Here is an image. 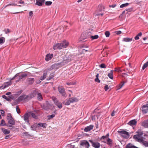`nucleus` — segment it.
Instances as JSON below:
<instances>
[{
  "label": "nucleus",
  "instance_id": "9",
  "mask_svg": "<svg viewBox=\"0 0 148 148\" xmlns=\"http://www.w3.org/2000/svg\"><path fill=\"white\" fill-rule=\"evenodd\" d=\"M89 142L91 143L92 145L95 148H99L100 147V144L98 142L93 141L92 140H89Z\"/></svg>",
  "mask_w": 148,
  "mask_h": 148
},
{
  "label": "nucleus",
  "instance_id": "2",
  "mask_svg": "<svg viewBox=\"0 0 148 148\" xmlns=\"http://www.w3.org/2000/svg\"><path fill=\"white\" fill-rule=\"evenodd\" d=\"M69 42L66 40H64L62 42L54 45L53 46L54 50L62 49L66 48L69 45Z\"/></svg>",
  "mask_w": 148,
  "mask_h": 148
},
{
  "label": "nucleus",
  "instance_id": "12",
  "mask_svg": "<svg viewBox=\"0 0 148 148\" xmlns=\"http://www.w3.org/2000/svg\"><path fill=\"white\" fill-rule=\"evenodd\" d=\"M30 116L29 114V112L25 114L22 117L23 119L25 122H29V118Z\"/></svg>",
  "mask_w": 148,
  "mask_h": 148
},
{
  "label": "nucleus",
  "instance_id": "59",
  "mask_svg": "<svg viewBox=\"0 0 148 148\" xmlns=\"http://www.w3.org/2000/svg\"><path fill=\"white\" fill-rule=\"evenodd\" d=\"M126 10L127 12H130L132 10V8H129Z\"/></svg>",
  "mask_w": 148,
  "mask_h": 148
},
{
  "label": "nucleus",
  "instance_id": "25",
  "mask_svg": "<svg viewBox=\"0 0 148 148\" xmlns=\"http://www.w3.org/2000/svg\"><path fill=\"white\" fill-rule=\"evenodd\" d=\"M70 101L71 103L77 102L78 101V99L76 97H72L69 98Z\"/></svg>",
  "mask_w": 148,
  "mask_h": 148
},
{
  "label": "nucleus",
  "instance_id": "62",
  "mask_svg": "<svg viewBox=\"0 0 148 148\" xmlns=\"http://www.w3.org/2000/svg\"><path fill=\"white\" fill-rule=\"evenodd\" d=\"M1 114H2V116H4V111L3 110H1Z\"/></svg>",
  "mask_w": 148,
  "mask_h": 148
},
{
  "label": "nucleus",
  "instance_id": "30",
  "mask_svg": "<svg viewBox=\"0 0 148 148\" xmlns=\"http://www.w3.org/2000/svg\"><path fill=\"white\" fill-rule=\"evenodd\" d=\"M47 75V72H46L44 73H43V74L42 76H41L40 77V79L41 80H43L44 79L46 78V77Z\"/></svg>",
  "mask_w": 148,
  "mask_h": 148
},
{
  "label": "nucleus",
  "instance_id": "54",
  "mask_svg": "<svg viewBox=\"0 0 148 148\" xmlns=\"http://www.w3.org/2000/svg\"><path fill=\"white\" fill-rule=\"evenodd\" d=\"M4 31L5 32V33L6 34H7L9 33L10 32V31L9 29H5L4 30Z\"/></svg>",
  "mask_w": 148,
  "mask_h": 148
},
{
  "label": "nucleus",
  "instance_id": "44",
  "mask_svg": "<svg viewBox=\"0 0 148 148\" xmlns=\"http://www.w3.org/2000/svg\"><path fill=\"white\" fill-rule=\"evenodd\" d=\"M114 71L115 72H118L119 73H121L122 72V70L120 69V68H115Z\"/></svg>",
  "mask_w": 148,
  "mask_h": 148
},
{
  "label": "nucleus",
  "instance_id": "3",
  "mask_svg": "<svg viewBox=\"0 0 148 148\" xmlns=\"http://www.w3.org/2000/svg\"><path fill=\"white\" fill-rule=\"evenodd\" d=\"M137 134L134 135L133 138L136 141L140 143H142L143 140L142 136L143 135V133L142 132L138 131H137Z\"/></svg>",
  "mask_w": 148,
  "mask_h": 148
},
{
  "label": "nucleus",
  "instance_id": "1",
  "mask_svg": "<svg viewBox=\"0 0 148 148\" xmlns=\"http://www.w3.org/2000/svg\"><path fill=\"white\" fill-rule=\"evenodd\" d=\"M71 61L70 59H65L64 58L62 62L55 63L51 66L48 69L50 71L52 70L53 69H57L63 66L65 64L70 62Z\"/></svg>",
  "mask_w": 148,
  "mask_h": 148
},
{
  "label": "nucleus",
  "instance_id": "50",
  "mask_svg": "<svg viewBox=\"0 0 148 148\" xmlns=\"http://www.w3.org/2000/svg\"><path fill=\"white\" fill-rule=\"evenodd\" d=\"M110 88V86H109L108 85H106L105 86L104 90L106 91H107Z\"/></svg>",
  "mask_w": 148,
  "mask_h": 148
},
{
  "label": "nucleus",
  "instance_id": "48",
  "mask_svg": "<svg viewBox=\"0 0 148 148\" xmlns=\"http://www.w3.org/2000/svg\"><path fill=\"white\" fill-rule=\"evenodd\" d=\"M6 125L5 121L3 120H2L1 123H0V125L4 126Z\"/></svg>",
  "mask_w": 148,
  "mask_h": 148
},
{
  "label": "nucleus",
  "instance_id": "61",
  "mask_svg": "<svg viewBox=\"0 0 148 148\" xmlns=\"http://www.w3.org/2000/svg\"><path fill=\"white\" fill-rule=\"evenodd\" d=\"M116 33L118 35V34H121V32L120 31H116Z\"/></svg>",
  "mask_w": 148,
  "mask_h": 148
},
{
  "label": "nucleus",
  "instance_id": "41",
  "mask_svg": "<svg viewBox=\"0 0 148 148\" xmlns=\"http://www.w3.org/2000/svg\"><path fill=\"white\" fill-rule=\"evenodd\" d=\"M5 41V38L2 37L0 38V44L4 43Z\"/></svg>",
  "mask_w": 148,
  "mask_h": 148
},
{
  "label": "nucleus",
  "instance_id": "34",
  "mask_svg": "<svg viewBox=\"0 0 148 148\" xmlns=\"http://www.w3.org/2000/svg\"><path fill=\"white\" fill-rule=\"evenodd\" d=\"M10 5H12V6L13 5V6H16L17 5L14 3H12V4H8V5H5V6H3V7L1 9H2V10H3L4 9V8H6L8 6H10Z\"/></svg>",
  "mask_w": 148,
  "mask_h": 148
},
{
  "label": "nucleus",
  "instance_id": "42",
  "mask_svg": "<svg viewBox=\"0 0 148 148\" xmlns=\"http://www.w3.org/2000/svg\"><path fill=\"white\" fill-rule=\"evenodd\" d=\"M53 77V74H51L49 77L47 78V80H49L51 79Z\"/></svg>",
  "mask_w": 148,
  "mask_h": 148
},
{
  "label": "nucleus",
  "instance_id": "22",
  "mask_svg": "<svg viewBox=\"0 0 148 148\" xmlns=\"http://www.w3.org/2000/svg\"><path fill=\"white\" fill-rule=\"evenodd\" d=\"M28 75V74L26 73H23L21 75L19 76L18 77L19 78V79L21 80L22 79L27 77Z\"/></svg>",
  "mask_w": 148,
  "mask_h": 148
},
{
  "label": "nucleus",
  "instance_id": "19",
  "mask_svg": "<svg viewBox=\"0 0 148 148\" xmlns=\"http://www.w3.org/2000/svg\"><path fill=\"white\" fill-rule=\"evenodd\" d=\"M38 127H39V126H38V124L37 123L34 124L31 127V128L32 130H36Z\"/></svg>",
  "mask_w": 148,
  "mask_h": 148
},
{
  "label": "nucleus",
  "instance_id": "14",
  "mask_svg": "<svg viewBox=\"0 0 148 148\" xmlns=\"http://www.w3.org/2000/svg\"><path fill=\"white\" fill-rule=\"evenodd\" d=\"M36 5L38 6H42L45 3V0H36Z\"/></svg>",
  "mask_w": 148,
  "mask_h": 148
},
{
  "label": "nucleus",
  "instance_id": "53",
  "mask_svg": "<svg viewBox=\"0 0 148 148\" xmlns=\"http://www.w3.org/2000/svg\"><path fill=\"white\" fill-rule=\"evenodd\" d=\"M16 109L17 113L19 114L20 113V109L18 108V106H16Z\"/></svg>",
  "mask_w": 148,
  "mask_h": 148
},
{
  "label": "nucleus",
  "instance_id": "52",
  "mask_svg": "<svg viewBox=\"0 0 148 148\" xmlns=\"http://www.w3.org/2000/svg\"><path fill=\"white\" fill-rule=\"evenodd\" d=\"M52 3V2L50 1H46L45 2V4L47 5H50Z\"/></svg>",
  "mask_w": 148,
  "mask_h": 148
},
{
  "label": "nucleus",
  "instance_id": "58",
  "mask_svg": "<svg viewBox=\"0 0 148 148\" xmlns=\"http://www.w3.org/2000/svg\"><path fill=\"white\" fill-rule=\"evenodd\" d=\"M95 81L97 82L100 83V80L98 78L96 77L95 79Z\"/></svg>",
  "mask_w": 148,
  "mask_h": 148
},
{
  "label": "nucleus",
  "instance_id": "33",
  "mask_svg": "<svg viewBox=\"0 0 148 148\" xmlns=\"http://www.w3.org/2000/svg\"><path fill=\"white\" fill-rule=\"evenodd\" d=\"M125 82H126L123 81L122 82H121V84H119L118 89H119L121 88L124 85V84Z\"/></svg>",
  "mask_w": 148,
  "mask_h": 148
},
{
  "label": "nucleus",
  "instance_id": "56",
  "mask_svg": "<svg viewBox=\"0 0 148 148\" xmlns=\"http://www.w3.org/2000/svg\"><path fill=\"white\" fill-rule=\"evenodd\" d=\"M116 113V111L114 110L111 114V115L112 116H115V113Z\"/></svg>",
  "mask_w": 148,
  "mask_h": 148
},
{
  "label": "nucleus",
  "instance_id": "46",
  "mask_svg": "<svg viewBox=\"0 0 148 148\" xmlns=\"http://www.w3.org/2000/svg\"><path fill=\"white\" fill-rule=\"evenodd\" d=\"M2 97L3 98L5 99L7 101H11L10 98H8L5 95H3Z\"/></svg>",
  "mask_w": 148,
  "mask_h": 148
},
{
  "label": "nucleus",
  "instance_id": "35",
  "mask_svg": "<svg viewBox=\"0 0 148 148\" xmlns=\"http://www.w3.org/2000/svg\"><path fill=\"white\" fill-rule=\"evenodd\" d=\"M29 114L30 115V116H32V117L33 118L36 119L37 118V116H36L34 113H33V112H29Z\"/></svg>",
  "mask_w": 148,
  "mask_h": 148
},
{
  "label": "nucleus",
  "instance_id": "18",
  "mask_svg": "<svg viewBox=\"0 0 148 148\" xmlns=\"http://www.w3.org/2000/svg\"><path fill=\"white\" fill-rule=\"evenodd\" d=\"M53 54H47L46 55L45 58V60L47 61H48L50 60L53 57Z\"/></svg>",
  "mask_w": 148,
  "mask_h": 148
},
{
  "label": "nucleus",
  "instance_id": "28",
  "mask_svg": "<svg viewBox=\"0 0 148 148\" xmlns=\"http://www.w3.org/2000/svg\"><path fill=\"white\" fill-rule=\"evenodd\" d=\"M38 126H39V127H42L44 128H45L46 127V126L47 125V124L46 123H38Z\"/></svg>",
  "mask_w": 148,
  "mask_h": 148
},
{
  "label": "nucleus",
  "instance_id": "57",
  "mask_svg": "<svg viewBox=\"0 0 148 148\" xmlns=\"http://www.w3.org/2000/svg\"><path fill=\"white\" fill-rule=\"evenodd\" d=\"M23 135H24L26 136H30V135L29 134V133L27 132H24L23 133Z\"/></svg>",
  "mask_w": 148,
  "mask_h": 148
},
{
  "label": "nucleus",
  "instance_id": "23",
  "mask_svg": "<svg viewBox=\"0 0 148 148\" xmlns=\"http://www.w3.org/2000/svg\"><path fill=\"white\" fill-rule=\"evenodd\" d=\"M1 130L5 134H8L10 132V131L9 130H8L5 128H2Z\"/></svg>",
  "mask_w": 148,
  "mask_h": 148
},
{
  "label": "nucleus",
  "instance_id": "10",
  "mask_svg": "<svg viewBox=\"0 0 148 148\" xmlns=\"http://www.w3.org/2000/svg\"><path fill=\"white\" fill-rule=\"evenodd\" d=\"M29 97V96L27 95H22L18 98L17 100L19 102L21 101L25 100L27 99Z\"/></svg>",
  "mask_w": 148,
  "mask_h": 148
},
{
  "label": "nucleus",
  "instance_id": "5",
  "mask_svg": "<svg viewBox=\"0 0 148 148\" xmlns=\"http://www.w3.org/2000/svg\"><path fill=\"white\" fill-rule=\"evenodd\" d=\"M120 135L125 138H128L129 137V133L124 130L121 129L118 131Z\"/></svg>",
  "mask_w": 148,
  "mask_h": 148
},
{
  "label": "nucleus",
  "instance_id": "39",
  "mask_svg": "<svg viewBox=\"0 0 148 148\" xmlns=\"http://www.w3.org/2000/svg\"><path fill=\"white\" fill-rule=\"evenodd\" d=\"M148 66V61H147L146 63H145L142 69L143 70L145 69L146 67Z\"/></svg>",
  "mask_w": 148,
  "mask_h": 148
},
{
  "label": "nucleus",
  "instance_id": "37",
  "mask_svg": "<svg viewBox=\"0 0 148 148\" xmlns=\"http://www.w3.org/2000/svg\"><path fill=\"white\" fill-rule=\"evenodd\" d=\"M99 37L98 35H96L94 36L92 35L90 36V38H92V40L96 39L98 38Z\"/></svg>",
  "mask_w": 148,
  "mask_h": 148
},
{
  "label": "nucleus",
  "instance_id": "40",
  "mask_svg": "<svg viewBox=\"0 0 148 148\" xmlns=\"http://www.w3.org/2000/svg\"><path fill=\"white\" fill-rule=\"evenodd\" d=\"M129 5V3H124L121 5L120 6V8H123L125 7H127Z\"/></svg>",
  "mask_w": 148,
  "mask_h": 148
},
{
  "label": "nucleus",
  "instance_id": "45",
  "mask_svg": "<svg viewBox=\"0 0 148 148\" xmlns=\"http://www.w3.org/2000/svg\"><path fill=\"white\" fill-rule=\"evenodd\" d=\"M105 35L107 37H108L110 35V32L108 31H106L105 33Z\"/></svg>",
  "mask_w": 148,
  "mask_h": 148
},
{
  "label": "nucleus",
  "instance_id": "11",
  "mask_svg": "<svg viewBox=\"0 0 148 148\" xmlns=\"http://www.w3.org/2000/svg\"><path fill=\"white\" fill-rule=\"evenodd\" d=\"M58 91L63 96H65L66 94L64 88L62 86H58Z\"/></svg>",
  "mask_w": 148,
  "mask_h": 148
},
{
  "label": "nucleus",
  "instance_id": "16",
  "mask_svg": "<svg viewBox=\"0 0 148 148\" xmlns=\"http://www.w3.org/2000/svg\"><path fill=\"white\" fill-rule=\"evenodd\" d=\"M81 145L85 146L86 148H88L89 146V144L88 141H84L81 143Z\"/></svg>",
  "mask_w": 148,
  "mask_h": 148
},
{
  "label": "nucleus",
  "instance_id": "6",
  "mask_svg": "<svg viewBox=\"0 0 148 148\" xmlns=\"http://www.w3.org/2000/svg\"><path fill=\"white\" fill-rule=\"evenodd\" d=\"M53 106V105L50 103H49L47 102L46 103L41 105V107L42 108L46 110L52 109Z\"/></svg>",
  "mask_w": 148,
  "mask_h": 148
},
{
  "label": "nucleus",
  "instance_id": "29",
  "mask_svg": "<svg viewBox=\"0 0 148 148\" xmlns=\"http://www.w3.org/2000/svg\"><path fill=\"white\" fill-rule=\"evenodd\" d=\"M132 40V38H123V40L125 42H129Z\"/></svg>",
  "mask_w": 148,
  "mask_h": 148
},
{
  "label": "nucleus",
  "instance_id": "36",
  "mask_svg": "<svg viewBox=\"0 0 148 148\" xmlns=\"http://www.w3.org/2000/svg\"><path fill=\"white\" fill-rule=\"evenodd\" d=\"M142 35V33L141 32H140L136 36L135 38L134 39L136 40H138L139 39V36H141Z\"/></svg>",
  "mask_w": 148,
  "mask_h": 148
},
{
  "label": "nucleus",
  "instance_id": "51",
  "mask_svg": "<svg viewBox=\"0 0 148 148\" xmlns=\"http://www.w3.org/2000/svg\"><path fill=\"white\" fill-rule=\"evenodd\" d=\"M71 102L70 101L69 99L68 100V101L65 103V105H69L70 104Z\"/></svg>",
  "mask_w": 148,
  "mask_h": 148
},
{
  "label": "nucleus",
  "instance_id": "64",
  "mask_svg": "<svg viewBox=\"0 0 148 148\" xmlns=\"http://www.w3.org/2000/svg\"><path fill=\"white\" fill-rule=\"evenodd\" d=\"M33 15V12L31 11L29 13V16H32Z\"/></svg>",
  "mask_w": 148,
  "mask_h": 148
},
{
  "label": "nucleus",
  "instance_id": "49",
  "mask_svg": "<svg viewBox=\"0 0 148 148\" xmlns=\"http://www.w3.org/2000/svg\"><path fill=\"white\" fill-rule=\"evenodd\" d=\"M7 126L8 127L10 128V129L11 130H12L14 128V127L12 125H7Z\"/></svg>",
  "mask_w": 148,
  "mask_h": 148
},
{
  "label": "nucleus",
  "instance_id": "31",
  "mask_svg": "<svg viewBox=\"0 0 148 148\" xmlns=\"http://www.w3.org/2000/svg\"><path fill=\"white\" fill-rule=\"evenodd\" d=\"M85 35L84 34L82 35L79 38V40L80 41H86V40H85L86 39V38L85 37Z\"/></svg>",
  "mask_w": 148,
  "mask_h": 148
},
{
  "label": "nucleus",
  "instance_id": "38",
  "mask_svg": "<svg viewBox=\"0 0 148 148\" xmlns=\"http://www.w3.org/2000/svg\"><path fill=\"white\" fill-rule=\"evenodd\" d=\"M92 31H88L87 32V37L88 38H90V36H92Z\"/></svg>",
  "mask_w": 148,
  "mask_h": 148
},
{
  "label": "nucleus",
  "instance_id": "21",
  "mask_svg": "<svg viewBox=\"0 0 148 148\" xmlns=\"http://www.w3.org/2000/svg\"><path fill=\"white\" fill-rule=\"evenodd\" d=\"M38 93V92L36 90L33 91V92L30 94L29 99L34 97Z\"/></svg>",
  "mask_w": 148,
  "mask_h": 148
},
{
  "label": "nucleus",
  "instance_id": "13",
  "mask_svg": "<svg viewBox=\"0 0 148 148\" xmlns=\"http://www.w3.org/2000/svg\"><path fill=\"white\" fill-rule=\"evenodd\" d=\"M143 113H146L148 111V104L143 105L142 107Z\"/></svg>",
  "mask_w": 148,
  "mask_h": 148
},
{
  "label": "nucleus",
  "instance_id": "43",
  "mask_svg": "<svg viewBox=\"0 0 148 148\" xmlns=\"http://www.w3.org/2000/svg\"><path fill=\"white\" fill-rule=\"evenodd\" d=\"M126 148H138L134 146L130 145H127Z\"/></svg>",
  "mask_w": 148,
  "mask_h": 148
},
{
  "label": "nucleus",
  "instance_id": "26",
  "mask_svg": "<svg viewBox=\"0 0 148 148\" xmlns=\"http://www.w3.org/2000/svg\"><path fill=\"white\" fill-rule=\"evenodd\" d=\"M113 71L111 70L110 71V73H108V77L111 79H113Z\"/></svg>",
  "mask_w": 148,
  "mask_h": 148
},
{
  "label": "nucleus",
  "instance_id": "24",
  "mask_svg": "<svg viewBox=\"0 0 148 148\" xmlns=\"http://www.w3.org/2000/svg\"><path fill=\"white\" fill-rule=\"evenodd\" d=\"M27 81L28 82L29 84H32L34 82V78H27Z\"/></svg>",
  "mask_w": 148,
  "mask_h": 148
},
{
  "label": "nucleus",
  "instance_id": "17",
  "mask_svg": "<svg viewBox=\"0 0 148 148\" xmlns=\"http://www.w3.org/2000/svg\"><path fill=\"white\" fill-rule=\"evenodd\" d=\"M12 84V82L10 81L9 82L4 83L3 85V88H4L11 85Z\"/></svg>",
  "mask_w": 148,
  "mask_h": 148
},
{
  "label": "nucleus",
  "instance_id": "27",
  "mask_svg": "<svg viewBox=\"0 0 148 148\" xmlns=\"http://www.w3.org/2000/svg\"><path fill=\"white\" fill-rule=\"evenodd\" d=\"M142 124L145 127H148V119L147 121L143 122Z\"/></svg>",
  "mask_w": 148,
  "mask_h": 148
},
{
  "label": "nucleus",
  "instance_id": "63",
  "mask_svg": "<svg viewBox=\"0 0 148 148\" xmlns=\"http://www.w3.org/2000/svg\"><path fill=\"white\" fill-rule=\"evenodd\" d=\"M107 65L104 64L102 63V68H105L107 67Z\"/></svg>",
  "mask_w": 148,
  "mask_h": 148
},
{
  "label": "nucleus",
  "instance_id": "60",
  "mask_svg": "<svg viewBox=\"0 0 148 148\" xmlns=\"http://www.w3.org/2000/svg\"><path fill=\"white\" fill-rule=\"evenodd\" d=\"M66 84L68 85H74L75 83H73L72 82H68L66 83Z\"/></svg>",
  "mask_w": 148,
  "mask_h": 148
},
{
  "label": "nucleus",
  "instance_id": "20",
  "mask_svg": "<svg viewBox=\"0 0 148 148\" xmlns=\"http://www.w3.org/2000/svg\"><path fill=\"white\" fill-rule=\"evenodd\" d=\"M136 123L137 121L135 120H133L130 121L128 124L130 125H136Z\"/></svg>",
  "mask_w": 148,
  "mask_h": 148
},
{
  "label": "nucleus",
  "instance_id": "32",
  "mask_svg": "<svg viewBox=\"0 0 148 148\" xmlns=\"http://www.w3.org/2000/svg\"><path fill=\"white\" fill-rule=\"evenodd\" d=\"M37 95L38 100L40 101H42V98L41 94L40 93L38 92Z\"/></svg>",
  "mask_w": 148,
  "mask_h": 148
},
{
  "label": "nucleus",
  "instance_id": "8",
  "mask_svg": "<svg viewBox=\"0 0 148 148\" xmlns=\"http://www.w3.org/2000/svg\"><path fill=\"white\" fill-rule=\"evenodd\" d=\"M52 100L54 101L55 104L58 106L59 108L61 109L62 108V103L58 100H57L55 97H53Z\"/></svg>",
  "mask_w": 148,
  "mask_h": 148
},
{
  "label": "nucleus",
  "instance_id": "55",
  "mask_svg": "<svg viewBox=\"0 0 148 148\" xmlns=\"http://www.w3.org/2000/svg\"><path fill=\"white\" fill-rule=\"evenodd\" d=\"M55 116V115L54 114H52L51 115L48 116V117L49 119L52 118Z\"/></svg>",
  "mask_w": 148,
  "mask_h": 148
},
{
  "label": "nucleus",
  "instance_id": "7",
  "mask_svg": "<svg viewBox=\"0 0 148 148\" xmlns=\"http://www.w3.org/2000/svg\"><path fill=\"white\" fill-rule=\"evenodd\" d=\"M7 118L9 124L12 125H15V121L10 114H8Z\"/></svg>",
  "mask_w": 148,
  "mask_h": 148
},
{
  "label": "nucleus",
  "instance_id": "15",
  "mask_svg": "<svg viewBox=\"0 0 148 148\" xmlns=\"http://www.w3.org/2000/svg\"><path fill=\"white\" fill-rule=\"evenodd\" d=\"M94 127L93 125H91L89 126H88L85 128L84 131L85 132H87L92 130Z\"/></svg>",
  "mask_w": 148,
  "mask_h": 148
},
{
  "label": "nucleus",
  "instance_id": "47",
  "mask_svg": "<svg viewBox=\"0 0 148 148\" xmlns=\"http://www.w3.org/2000/svg\"><path fill=\"white\" fill-rule=\"evenodd\" d=\"M142 143H143V144L146 147H148V142L144 141L143 140V141L142 142Z\"/></svg>",
  "mask_w": 148,
  "mask_h": 148
},
{
  "label": "nucleus",
  "instance_id": "4",
  "mask_svg": "<svg viewBox=\"0 0 148 148\" xmlns=\"http://www.w3.org/2000/svg\"><path fill=\"white\" fill-rule=\"evenodd\" d=\"M109 133H108L106 136H102V142L106 143L109 145L112 143V140L109 138Z\"/></svg>",
  "mask_w": 148,
  "mask_h": 148
}]
</instances>
